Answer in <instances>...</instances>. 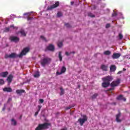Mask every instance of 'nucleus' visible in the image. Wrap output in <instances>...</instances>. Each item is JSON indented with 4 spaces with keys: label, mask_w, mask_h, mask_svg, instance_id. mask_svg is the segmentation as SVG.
Here are the masks:
<instances>
[{
    "label": "nucleus",
    "mask_w": 130,
    "mask_h": 130,
    "mask_svg": "<svg viewBox=\"0 0 130 130\" xmlns=\"http://www.w3.org/2000/svg\"><path fill=\"white\" fill-rule=\"evenodd\" d=\"M103 82L102 84L103 88H107L109 86H111V88H109L108 91H112L115 89V87L119 85L120 84V79H118L115 81H113L111 84L110 82L113 80V78L112 76H106L102 78Z\"/></svg>",
    "instance_id": "nucleus-1"
},
{
    "label": "nucleus",
    "mask_w": 130,
    "mask_h": 130,
    "mask_svg": "<svg viewBox=\"0 0 130 130\" xmlns=\"http://www.w3.org/2000/svg\"><path fill=\"white\" fill-rule=\"evenodd\" d=\"M30 51V48L29 47H26L24 48L23 50L20 53V54L17 55L16 53H12L11 54H10V58H16V57H22L23 55H26V53L27 52H29Z\"/></svg>",
    "instance_id": "nucleus-2"
},
{
    "label": "nucleus",
    "mask_w": 130,
    "mask_h": 130,
    "mask_svg": "<svg viewBox=\"0 0 130 130\" xmlns=\"http://www.w3.org/2000/svg\"><path fill=\"white\" fill-rule=\"evenodd\" d=\"M50 125H51V124L48 122H45L43 124H39L35 130L47 129V128H49L48 126Z\"/></svg>",
    "instance_id": "nucleus-3"
},
{
    "label": "nucleus",
    "mask_w": 130,
    "mask_h": 130,
    "mask_svg": "<svg viewBox=\"0 0 130 130\" xmlns=\"http://www.w3.org/2000/svg\"><path fill=\"white\" fill-rule=\"evenodd\" d=\"M40 62L41 66L43 67H45V66L49 64L50 62H51V58L49 57H45L43 59H41Z\"/></svg>",
    "instance_id": "nucleus-4"
},
{
    "label": "nucleus",
    "mask_w": 130,
    "mask_h": 130,
    "mask_svg": "<svg viewBox=\"0 0 130 130\" xmlns=\"http://www.w3.org/2000/svg\"><path fill=\"white\" fill-rule=\"evenodd\" d=\"M87 120H88V118L86 115H83V118L82 119L80 118L78 119V121L81 126L83 125V124H84V123H85Z\"/></svg>",
    "instance_id": "nucleus-5"
},
{
    "label": "nucleus",
    "mask_w": 130,
    "mask_h": 130,
    "mask_svg": "<svg viewBox=\"0 0 130 130\" xmlns=\"http://www.w3.org/2000/svg\"><path fill=\"white\" fill-rule=\"evenodd\" d=\"M59 6V2L57 1L54 4L49 6L47 8L48 11L53 10V9H55V8H57Z\"/></svg>",
    "instance_id": "nucleus-6"
},
{
    "label": "nucleus",
    "mask_w": 130,
    "mask_h": 130,
    "mask_svg": "<svg viewBox=\"0 0 130 130\" xmlns=\"http://www.w3.org/2000/svg\"><path fill=\"white\" fill-rule=\"evenodd\" d=\"M10 40L12 42H19L20 39L18 37L11 36L9 38Z\"/></svg>",
    "instance_id": "nucleus-7"
},
{
    "label": "nucleus",
    "mask_w": 130,
    "mask_h": 130,
    "mask_svg": "<svg viewBox=\"0 0 130 130\" xmlns=\"http://www.w3.org/2000/svg\"><path fill=\"white\" fill-rule=\"evenodd\" d=\"M65 72H67V68H66V67H64V66H63V67H62V68L61 69L60 72H56V75H61L62 74H64Z\"/></svg>",
    "instance_id": "nucleus-8"
},
{
    "label": "nucleus",
    "mask_w": 130,
    "mask_h": 130,
    "mask_svg": "<svg viewBox=\"0 0 130 130\" xmlns=\"http://www.w3.org/2000/svg\"><path fill=\"white\" fill-rule=\"evenodd\" d=\"M120 53H114L113 54L112 57L113 59H117V58H119L120 57Z\"/></svg>",
    "instance_id": "nucleus-9"
},
{
    "label": "nucleus",
    "mask_w": 130,
    "mask_h": 130,
    "mask_svg": "<svg viewBox=\"0 0 130 130\" xmlns=\"http://www.w3.org/2000/svg\"><path fill=\"white\" fill-rule=\"evenodd\" d=\"M46 49L50 51H54V46L52 44H49L48 46L47 47Z\"/></svg>",
    "instance_id": "nucleus-10"
},
{
    "label": "nucleus",
    "mask_w": 130,
    "mask_h": 130,
    "mask_svg": "<svg viewBox=\"0 0 130 130\" xmlns=\"http://www.w3.org/2000/svg\"><path fill=\"white\" fill-rule=\"evenodd\" d=\"M14 78V76L13 75L10 74L9 75V76L7 77V81L8 83V84H11L12 83V81H13V78Z\"/></svg>",
    "instance_id": "nucleus-11"
},
{
    "label": "nucleus",
    "mask_w": 130,
    "mask_h": 130,
    "mask_svg": "<svg viewBox=\"0 0 130 130\" xmlns=\"http://www.w3.org/2000/svg\"><path fill=\"white\" fill-rule=\"evenodd\" d=\"M121 116V113L119 112L118 114L116 115V121L117 122H121V119H119V117Z\"/></svg>",
    "instance_id": "nucleus-12"
},
{
    "label": "nucleus",
    "mask_w": 130,
    "mask_h": 130,
    "mask_svg": "<svg viewBox=\"0 0 130 130\" xmlns=\"http://www.w3.org/2000/svg\"><path fill=\"white\" fill-rule=\"evenodd\" d=\"M4 92H7L8 93H11L13 92V89L11 87H5L3 88Z\"/></svg>",
    "instance_id": "nucleus-13"
},
{
    "label": "nucleus",
    "mask_w": 130,
    "mask_h": 130,
    "mask_svg": "<svg viewBox=\"0 0 130 130\" xmlns=\"http://www.w3.org/2000/svg\"><path fill=\"white\" fill-rule=\"evenodd\" d=\"M110 71L111 72L113 73L116 71V66L115 65H111L110 67Z\"/></svg>",
    "instance_id": "nucleus-14"
},
{
    "label": "nucleus",
    "mask_w": 130,
    "mask_h": 130,
    "mask_svg": "<svg viewBox=\"0 0 130 130\" xmlns=\"http://www.w3.org/2000/svg\"><path fill=\"white\" fill-rule=\"evenodd\" d=\"M8 75H9V72L7 71L0 73V76L2 77V78H7Z\"/></svg>",
    "instance_id": "nucleus-15"
},
{
    "label": "nucleus",
    "mask_w": 130,
    "mask_h": 130,
    "mask_svg": "<svg viewBox=\"0 0 130 130\" xmlns=\"http://www.w3.org/2000/svg\"><path fill=\"white\" fill-rule=\"evenodd\" d=\"M117 100H123V101L125 102L126 101V99L125 98H123V95H119L116 98Z\"/></svg>",
    "instance_id": "nucleus-16"
},
{
    "label": "nucleus",
    "mask_w": 130,
    "mask_h": 130,
    "mask_svg": "<svg viewBox=\"0 0 130 130\" xmlns=\"http://www.w3.org/2000/svg\"><path fill=\"white\" fill-rule=\"evenodd\" d=\"M108 67L106 65L104 64H102L101 67V70H102L103 71L106 72L107 71V69H108Z\"/></svg>",
    "instance_id": "nucleus-17"
},
{
    "label": "nucleus",
    "mask_w": 130,
    "mask_h": 130,
    "mask_svg": "<svg viewBox=\"0 0 130 130\" xmlns=\"http://www.w3.org/2000/svg\"><path fill=\"white\" fill-rule=\"evenodd\" d=\"M16 93L20 95L21 94H23V93H25V90L23 89H18L16 90Z\"/></svg>",
    "instance_id": "nucleus-18"
},
{
    "label": "nucleus",
    "mask_w": 130,
    "mask_h": 130,
    "mask_svg": "<svg viewBox=\"0 0 130 130\" xmlns=\"http://www.w3.org/2000/svg\"><path fill=\"white\" fill-rule=\"evenodd\" d=\"M35 78H39L40 77V73L39 71H37L35 73L34 75Z\"/></svg>",
    "instance_id": "nucleus-19"
},
{
    "label": "nucleus",
    "mask_w": 130,
    "mask_h": 130,
    "mask_svg": "<svg viewBox=\"0 0 130 130\" xmlns=\"http://www.w3.org/2000/svg\"><path fill=\"white\" fill-rule=\"evenodd\" d=\"M58 58L59 59L60 61H62V56L61 55V52L60 51L58 52Z\"/></svg>",
    "instance_id": "nucleus-20"
},
{
    "label": "nucleus",
    "mask_w": 130,
    "mask_h": 130,
    "mask_svg": "<svg viewBox=\"0 0 130 130\" xmlns=\"http://www.w3.org/2000/svg\"><path fill=\"white\" fill-rule=\"evenodd\" d=\"M104 54H105V55H110L111 54V52L109 50L105 51L104 52Z\"/></svg>",
    "instance_id": "nucleus-21"
},
{
    "label": "nucleus",
    "mask_w": 130,
    "mask_h": 130,
    "mask_svg": "<svg viewBox=\"0 0 130 130\" xmlns=\"http://www.w3.org/2000/svg\"><path fill=\"white\" fill-rule=\"evenodd\" d=\"M60 96H62V95L64 94V90L63 89V88H62V87H60Z\"/></svg>",
    "instance_id": "nucleus-22"
},
{
    "label": "nucleus",
    "mask_w": 130,
    "mask_h": 130,
    "mask_svg": "<svg viewBox=\"0 0 130 130\" xmlns=\"http://www.w3.org/2000/svg\"><path fill=\"white\" fill-rule=\"evenodd\" d=\"M99 94L98 93H94L91 96L92 99H96Z\"/></svg>",
    "instance_id": "nucleus-23"
},
{
    "label": "nucleus",
    "mask_w": 130,
    "mask_h": 130,
    "mask_svg": "<svg viewBox=\"0 0 130 130\" xmlns=\"http://www.w3.org/2000/svg\"><path fill=\"white\" fill-rule=\"evenodd\" d=\"M19 32L20 33V34H21V35L22 36H24V37H25V36H26V32H25V31L24 30H20Z\"/></svg>",
    "instance_id": "nucleus-24"
},
{
    "label": "nucleus",
    "mask_w": 130,
    "mask_h": 130,
    "mask_svg": "<svg viewBox=\"0 0 130 130\" xmlns=\"http://www.w3.org/2000/svg\"><path fill=\"white\" fill-rule=\"evenodd\" d=\"M11 121H12L11 124L13 125H17V121H16V120H15V119H12Z\"/></svg>",
    "instance_id": "nucleus-25"
},
{
    "label": "nucleus",
    "mask_w": 130,
    "mask_h": 130,
    "mask_svg": "<svg viewBox=\"0 0 130 130\" xmlns=\"http://www.w3.org/2000/svg\"><path fill=\"white\" fill-rule=\"evenodd\" d=\"M118 37H119V40H121V39L123 38V36L122 35V34L119 33L118 35Z\"/></svg>",
    "instance_id": "nucleus-26"
},
{
    "label": "nucleus",
    "mask_w": 130,
    "mask_h": 130,
    "mask_svg": "<svg viewBox=\"0 0 130 130\" xmlns=\"http://www.w3.org/2000/svg\"><path fill=\"white\" fill-rule=\"evenodd\" d=\"M40 38H41V39H42V40H43L45 42H47V40H46V38H45V37H44V36H41Z\"/></svg>",
    "instance_id": "nucleus-27"
},
{
    "label": "nucleus",
    "mask_w": 130,
    "mask_h": 130,
    "mask_svg": "<svg viewBox=\"0 0 130 130\" xmlns=\"http://www.w3.org/2000/svg\"><path fill=\"white\" fill-rule=\"evenodd\" d=\"M72 53H75V52H71L70 53H69V52H66L65 54L66 55H67V56H69L71 55V54Z\"/></svg>",
    "instance_id": "nucleus-28"
},
{
    "label": "nucleus",
    "mask_w": 130,
    "mask_h": 130,
    "mask_svg": "<svg viewBox=\"0 0 130 130\" xmlns=\"http://www.w3.org/2000/svg\"><path fill=\"white\" fill-rule=\"evenodd\" d=\"M5 84V80L4 79H0V85H4Z\"/></svg>",
    "instance_id": "nucleus-29"
},
{
    "label": "nucleus",
    "mask_w": 130,
    "mask_h": 130,
    "mask_svg": "<svg viewBox=\"0 0 130 130\" xmlns=\"http://www.w3.org/2000/svg\"><path fill=\"white\" fill-rule=\"evenodd\" d=\"M57 17H62V13L60 12H58L57 13Z\"/></svg>",
    "instance_id": "nucleus-30"
},
{
    "label": "nucleus",
    "mask_w": 130,
    "mask_h": 130,
    "mask_svg": "<svg viewBox=\"0 0 130 130\" xmlns=\"http://www.w3.org/2000/svg\"><path fill=\"white\" fill-rule=\"evenodd\" d=\"M57 45H58V47L60 48V47H61V46H62V42H60L58 43L57 44Z\"/></svg>",
    "instance_id": "nucleus-31"
},
{
    "label": "nucleus",
    "mask_w": 130,
    "mask_h": 130,
    "mask_svg": "<svg viewBox=\"0 0 130 130\" xmlns=\"http://www.w3.org/2000/svg\"><path fill=\"white\" fill-rule=\"evenodd\" d=\"M5 58H6V59L8 58H11V57L10 56V55L6 54H5Z\"/></svg>",
    "instance_id": "nucleus-32"
},
{
    "label": "nucleus",
    "mask_w": 130,
    "mask_h": 130,
    "mask_svg": "<svg viewBox=\"0 0 130 130\" xmlns=\"http://www.w3.org/2000/svg\"><path fill=\"white\" fill-rule=\"evenodd\" d=\"M88 16H89V17H91V18H94V17H95V15H93L91 13H88Z\"/></svg>",
    "instance_id": "nucleus-33"
},
{
    "label": "nucleus",
    "mask_w": 130,
    "mask_h": 130,
    "mask_svg": "<svg viewBox=\"0 0 130 130\" xmlns=\"http://www.w3.org/2000/svg\"><path fill=\"white\" fill-rule=\"evenodd\" d=\"M10 28H13V29H15V30L18 29V27L14 26V25H10Z\"/></svg>",
    "instance_id": "nucleus-34"
},
{
    "label": "nucleus",
    "mask_w": 130,
    "mask_h": 130,
    "mask_svg": "<svg viewBox=\"0 0 130 130\" xmlns=\"http://www.w3.org/2000/svg\"><path fill=\"white\" fill-rule=\"evenodd\" d=\"M10 31V27H6L4 32H9Z\"/></svg>",
    "instance_id": "nucleus-35"
},
{
    "label": "nucleus",
    "mask_w": 130,
    "mask_h": 130,
    "mask_svg": "<svg viewBox=\"0 0 130 130\" xmlns=\"http://www.w3.org/2000/svg\"><path fill=\"white\" fill-rule=\"evenodd\" d=\"M117 16V13L116 12H114L112 14V17H116Z\"/></svg>",
    "instance_id": "nucleus-36"
},
{
    "label": "nucleus",
    "mask_w": 130,
    "mask_h": 130,
    "mask_svg": "<svg viewBox=\"0 0 130 130\" xmlns=\"http://www.w3.org/2000/svg\"><path fill=\"white\" fill-rule=\"evenodd\" d=\"M65 26H66L67 28H71V25H70V24L69 23H66Z\"/></svg>",
    "instance_id": "nucleus-37"
},
{
    "label": "nucleus",
    "mask_w": 130,
    "mask_h": 130,
    "mask_svg": "<svg viewBox=\"0 0 130 130\" xmlns=\"http://www.w3.org/2000/svg\"><path fill=\"white\" fill-rule=\"evenodd\" d=\"M41 107H42V106H40V105H39L38 106V111H40V109H41Z\"/></svg>",
    "instance_id": "nucleus-38"
},
{
    "label": "nucleus",
    "mask_w": 130,
    "mask_h": 130,
    "mask_svg": "<svg viewBox=\"0 0 130 130\" xmlns=\"http://www.w3.org/2000/svg\"><path fill=\"white\" fill-rule=\"evenodd\" d=\"M39 101H40V103H41L42 104V103H43V102H44V100L41 99L39 100Z\"/></svg>",
    "instance_id": "nucleus-39"
},
{
    "label": "nucleus",
    "mask_w": 130,
    "mask_h": 130,
    "mask_svg": "<svg viewBox=\"0 0 130 130\" xmlns=\"http://www.w3.org/2000/svg\"><path fill=\"white\" fill-rule=\"evenodd\" d=\"M12 101V98H9L8 100L7 103H10Z\"/></svg>",
    "instance_id": "nucleus-40"
},
{
    "label": "nucleus",
    "mask_w": 130,
    "mask_h": 130,
    "mask_svg": "<svg viewBox=\"0 0 130 130\" xmlns=\"http://www.w3.org/2000/svg\"><path fill=\"white\" fill-rule=\"evenodd\" d=\"M110 27V24L107 23L106 25V28H108Z\"/></svg>",
    "instance_id": "nucleus-41"
},
{
    "label": "nucleus",
    "mask_w": 130,
    "mask_h": 130,
    "mask_svg": "<svg viewBox=\"0 0 130 130\" xmlns=\"http://www.w3.org/2000/svg\"><path fill=\"white\" fill-rule=\"evenodd\" d=\"M32 19H33V17H27V21H30Z\"/></svg>",
    "instance_id": "nucleus-42"
},
{
    "label": "nucleus",
    "mask_w": 130,
    "mask_h": 130,
    "mask_svg": "<svg viewBox=\"0 0 130 130\" xmlns=\"http://www.w3.org/2000/svg\"><path fill=\"white\" fill-rule=\"evenodd\" d=\"M72 107H73L69 106L68 107H67L66 108V110H69V109H71V108H72Z\"/></svg>",
    "instance_id": "nucleus-43"
},
{
    "label": "nucleus",
    "mask_w": 130,
    "mask_h": 130,
    "mask_svg": "<svg viewBox=\"0 0 130 130\" xmlns=\"http://www.w3.org/2000/svg\"><path fill=\"white\" fill-rule=\"evenodd\" d=\"M38 113H39V112L38 111L36 112L35 113V116H36L38 115Z\"/></svg>",
    "instance_id": "nucleus-44"
},
{
    "label": "nucleus",
    "mask_w": 130,
    "mask_h": 130,
    "mask_svg": "<svg viewBox=\"0 0 130 130\" xmlns=\"http://www.w3.org/2000/svg\"><path fill=\"white\" fill-rule=\"evenodd\" d=\"M122 73V71H120L117 73V75H119Z\"/></svg>",
    "instance_id": "nucleus-45"
},
{
    "label": "nucleus",
    "mask_w": 130,
    "mask_h": 130,
    "mask_svg": "<svg viewBox=\"0 0 130 130\" xmlns=\"http://www.w3.org/2000/svg\"><path fill=\"white\" fill-rule=\"evenodd\" d=\"M2 110H3V111H5V110H6V106H4V107H3Z\"/></svg>",
    "instance_id": "nucleus-46"
},
{
    "label": "nucleus",
    "mask_w": 130,
    "mask_h": 130,
    "mask_svg": "<svg viewBox=\"0 0 130 130\" xmlns=\"http://www.w3.org/2000/svg\"><path fill=\"white\" fill-rule=\"evenodd\" d=\"M92 10H95V9H96V6H93V8H91Z\"/></svg>",
    "instance_id": "nucleus-47"
},
{
    "label": "nucleus",
    "mask_w": 130,
    "mask_h": 130,
    "mask_svg": "<svg viewBox=\"0 0 130 130\" xmlns=\"http://www.w3.org/2000/svg\"><path fill=\"white\" fill-rule=\"evenodd\" d=\"M60 130H68V128H67V127L63 128L62 129H61Z\"/></svg>",
    "instance_id": "nucleus-48"
},
{
    "label": "nucleus",
    "mask_w": 130,
    "mask_h": 130,
    "mask_svg": "<svg viewBox=\"0 0 130 130\" xmlns=\"http://www.w3.org/2000/svg\"><path fill=\"white\" fill-rule=\"evenodd\" d=\"M71 5L72 6H73V5H74V2H71Z\"/></svg>",
    "instance_id": "nucleus-49"
},
{
    "label": "nucleus",
    "mask_w": 130,
    "mask_h": 130,
    "mask_svg": "<svg viewBox=\"0 0 130 130\" xmlns=\"http://www.w3.org/2000/svg\"><path fill=\"white\" fill-rule=\"evenodd\" d=\"M123 72H125V71H126V69L123 68Z\"/></svg>",
    "instance_id": "nucleus-50"
},
{
    "label": "nucleus",
    "mask_w": 130,
    "mask_h": 130,
    "mask_svg": "<svg viewBox=\"0 0 130 130\" xmlns=\"http://www.w3.org/2000/svg\"><path fill=\"white\" fill-rule=\"evenodd\" d=\"M22 119V116H20V117H19V119Z\"/></svg>",
    "instance_id": "nucleus-51"
},
{
    "label": "nucleus",
    "mask_w": 130,
    "mask_h": 130,
    "mask_svg": "<svg viewBox=\"0 0 130 130\" xmlns=\"http://www.w3.org/2000/svg\"><path fill=\"white\" fill-rule=\"evenodd\" d=\"M24 15H27V13H25Z\"/></svg>",
    "instance_id": "nucleus-52"
}]
</instances>
